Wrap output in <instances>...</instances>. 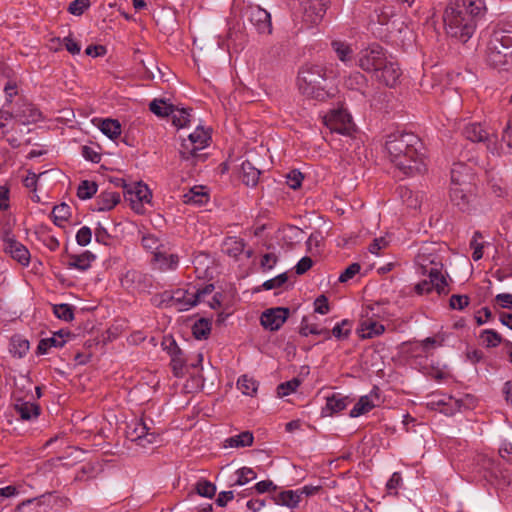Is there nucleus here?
Masks as SVG:
<instances>
[{
	"label": "nucleus",
	"instance_id": "aec40b11",
	"mask_svg": "<svg viewBox=\"0 0 512 512\" xmlns=\"http://www.w3.org/2000/svg\"><path fill=\"white\" fill-rule=\"evenodd\" d=\"M249 21L260 34H270L272 31L271 15L258 5L248 8Z\"/></svg>",
	"mask_w": 512,
	"mask_h": 512
},
{
	"label": "nucleus",
	"instance_id": "13d9d810",
	"mask_svg": "<svg viewBox=\"0 0 512 512\" xmlns=\"http://www.w3.org/2000/svg\"><path fill=\"white\" fill-rule=\"evenodd\" d=\"M171 368L176 377H182L184 374V359L180 356V351L174 354L171 359Z\"/></svg>",
	"mask_w": 512,
	"mask_h": 512
},
{
	"label": "nucleus",
	"instance_id": "f8f14e48",
	"mask_svg": "<svg viewBox=\"0 0 512 512\" xmlns=\"http://www.w3.org/2000/svg\"><path fill=\"white\" fill-rule=\"evenodd\" d=\"M402 71L398 63L388 56L385 63L373 73L372 77L387 87H395L399 83Z\"/></svg>",
	"mask_w": 512,
	"mask_h": 512
},
{
	"label": "nucleus",
	"instance_id": "39448f33",
	"mask_svg": "<svg viewBox=\"0 0 512 512\" xmlns=\"http://www.w3.org/2000/svg\"><path fill=\"white\" fill-rule=\"evenodd\" d=\"M214 291L213 284H207L203 288L191 287L188 289L178 288L172 292H164L161 295L162 303L174 307L178 311H187L204 300L207 295Z\"/></svg>",
	"mask_w": 512,
	"mask_h": 512
},
{
	"label": "nucleus",
	"instance_id": "c756f323",
	"mask_svg": "<svg viewBox=\"0 0 512 512\" xmlns=\"http://www.w3.org/2000/svg\"><path fill=\"white\" fill-rule=\"evenodd\" d=\"M209 200L208 193L204 190L203 186H194L183 195V202L185 204H193L202 206Z\"/></svg>",
	"mask_w": 512,
	"mask_h": 512
},
{
	"label": "nucleus",
	"instance_id": "473e14b6",
	"mask_svg": "<svg viewBox=\"0 0 512 512\" xmlns=\"http://www.w3.org/2000/svg\"><path fill=\"white\" fill-rule=\"evenodd\" d=\"M120 202V194L115 191L102 192L96 201L98 211H108Z\"/></svg>",
	"mask_w": 512,
	"mask_h": 512
},
{
	"label": "nucleus",
	"instance_id": "dca6fc26",
	"mask_svg": "<svg viewBox=\"0 0 512 512\" xmlns=\"http://www.w3.org/2000/svg\"><path fill=\"white\" fill-rule=\"evenodd\" d=\"M151 261L153 265L162 272L173 271L176 270L179 265V256L173 251V246L169 242L168 244H164V247L155 253Z\"/></svg>",
	"mask_w": 512,
	"mask_h": 512
},
{
	"label": "nucleus",
	"instance_id": "0eeeda50",
	"mask_svg": "<svg viewBox=\"0 0 512 512\" xmlns=\"http://www.w3.org/2000/svg\"><path fill=\"white\" fill-rule=\"evenodd\" d=\"M419 273L426 276L427 273L442 274L443 258L438 252L436 244L430 243L421 246L415 259Z\"/></svg>",
	"mask_w": 512,
	"mask_h": 512
},
{
	"label": "nucleus",
	"instance_id": "052dcab7",
	"mask_svg": "<svg viewBox=\"0 0 512 512\" xmlns=\"http://www.w3.org/2000/svg\"><path fill=\"white\" fill-rule=\"evenodd\" d=\"M46 172L36 174L32 171H29L27 176L23 180L24 186L29 189L32 193H35L37 191V184L39 178L44 175Z\"/></svg>",
	"mask_w": 512,
	"mask_h": 512
},
{
	"label": "nucleus",
	"instance_id": "7ed1b4c3",
	"mask_svg": "<svg viewBox=\"0 0 512 512\" xmlns=\"http://www.w3.org/2000/svg\"><path fill=\"white\" fill-rule=\"evenodd\" d=\"M486 59L496 69L512 70V26L493 31L487 44Z\"/></svg>",
	"mask_w": 512,
	"mask_h": 512
},
{
	"label": "nucleus",
	"instance_id": "9d476101",
	"mask_svg": "<svg viewBox=\"0 0 512 512\" xmlns=\"http://www.w3.org/2000/svg\"><path fill=\"white\" fill-rule=\"evenodd\" d=\"M211 139L210 131L198 126L194 132L189 134L181 144L180 155L182 159L189 160L197 156V152L208 146Z\"/></svg>",
	"mask_w": 512,
	"mask_h": 512
},
{
	"label": "nucleus",
	"instance_id": "5fc2aeb1",
	"mask_svg": "<svg viewBox=\"0 0 512 512\" xmlns=\"http://www.w3.org/2000/svg\"><path fill=\"white\" fill-rule=\"evenodd\" d=\"M300 386V380L297 378H293L289 381L283 382L277 387V395L279 397H285L295 392L297 388Z\"/></svg>",
	"mask_w": 512,
	"mask_h": 512
},
{
	"label": "nucleus",
	"instance_id": "bf43d9fd",
	"mask_svg": "<svg viewBox=\"0 0 512 512\" xmlns=\"http://www.w3.org/2000/svg\"><path fill=\"white\" fill-rule=\"evenodd\" d=\"M92 239V231L89 227L83 226L76 233V242L80 246H87Z\"/></svg>",
	"mask_w": 512,
	"mask_h": 512
},
{
	"label": "nucleus",
	"instance_id": "680f3d73",
	"mask_svg": "<svg viewBox=\"0 0 512 512\" xmlns=\"http://www.w3.org/2000/svg\"><path fill=\"white\" fill-rule=\"evenodd\" d=\"M361 266L359 263L350 264L339 276V282L345 283L352 279L360 272Z\"/></svg>",
	"mask_w": 512,
	"mask_h": 512
},
{
	"label": "nucleus",
	"instance_id": "4c0bfd02",
	"mask_svg": "<svg viewBox=\"0 0 512 512\" xmlns=\"http://www.w3.org/2000/svg\"><path fill=\"white\" fill-rule=\"evenodd\" d=\"M345 86L350 90L364 93V88L367 86V78L358 71L353 72L345 80Z\"/></svg>",
	"mask_w": 512,
	"mask_h": 512
},
{
	"label": "nucleus",
	"instance_id": "c85d7f7f",
	"mask_svg": "<svg viewBox=\"0 0 512 512\" xmlns=\"http://www.w3.org/2000/svg\"><path fill=\"white\" fill-rule=\"evenodd\" d=\"M15 117L23 125L38 122L42 115L41 112L32 104H24L22 108L16 113Z\"/></svg>",
	"mask_w": 512,
	"mask_h": 512
},
{
	"label": "nucleus",
	"instance_id": "5701e85b",
	"mask_svg": "<svg viewBox=\"0 0 512 512\" xmlns=\"http://www.w3.org/2000/svg\"><path fill=\"white\" fill-rule=\"evenodd\" d=\"M450 3L457 5L465 14L478 22L486 12L484 0H450Z\"/></svg>",
	"mask_w": 512,
	"mask_h": 512
},
{
	"label": "nucleus",
	"instance_id": "a878e982",
	"mask_svg": "<svg viewBox=\"0 0 512 512\" xmlns=\"http://www.w3.org/2000/svg\"><path fill=\"white\" fill-rule=\"evenodd\" d=\"M14 410L22 420L29 421L40 415V407L36 403L24 401L21 398L15 400Z\"/></svg>",
	"mask_w": 512,
	"mask_h": 512
},
{
	"label": "nucleus",
	"instance_id": "de8ad7c7",
	"mask_svg": "<svg viewBox=\"0 0 512 512\" xmlns=\"http://www.w3.org/2000/svg\"><path fill=\"white\" fill-rule=\"evenodd\" d=\"M149 108H150V111L152 113H154L155 115L164 117V116L170 115V113L172 112L173 105L168 104L163 100L154 99L149 104Z\"/></svg>",
	"mask_w": 512,
	"mask_h": 512
},
{
	"label": "nucleus",
	"instance_id": "4be33fe9",
	"mask_svg": "<svg viewBox=\"0 0 512 512\" xmlns=\"http://www.w3.org/2000/svg\"><path fill=\"white\" fill-rule=\"evenodd\" d=\"M380 403L378 389L374 388L369 394L361 396L350 411V417L356 418L370 412Z\"/></svg>",
	"mask_w": 512,
	"mask_h": 512
},
{
	"label": "nucleus",
	"instance_id": "412c9836",
	"mask_svg": "<svg viewBox=\"0 0 512 512\" xmlns=\"http://www.w3.org/2000/svg\"><path fill=\"white\" fill-rule=\"evenodd\" d=\"M122 286L127 289L144 291L152 286L151 276L137 270L127 271L121 278Z\"/></svg>",
	"mask_w": 512,
	"mask_h": 512
},
{
	"label": "nucleus",
	"instance_id": "ea45409f",
	"mask_svg": "<svg viewBox=\"0 0 512 512\" xmlns=\"http://www.w3.org/2000/svg\"><path fill=\"white\" fill-rule=\"evenodd\" d=\"M253 434L249 431L242 432L238 435L226 439V446L229 447H249L253 444Z\"/></svg>",
	"mask_w": 512,
	"mask_h": 512
},
{
	"label": "nucleus",
	"instance_id": "774afa93",
	"mask_svg": "<svg viewBox=\"0 0 512 512\" xmlns=\"http://www.w3.org/2000/svg\"><path fill=\"white\" fill-rule=\"evenodd\" d=\"M330 307L328 303V299L324 295H320L314 301V311L321 315H325L329 312Z\"/></svg>",
	"mask_w": 512,
	"mask_h": 512
},
{
	"label": "nucleus",
	"instance_id": "4d7b16f0",
	"mask_svg": "<svg viewBox=\"0 0 512 512\" xmlns=\"http://www.w3.org/2000/svg\"><path fill=\"white\" fill-rule=\"evenodd\" d=\"M89 6V0H74L69 4L68 11L73 15L80 16Z\"/></svg>",
	"mask_w": 512,
	"mask_h": 512
},
{
	"label": "nucleus",
	"instance_id": "cd10ccee",
	"mask_svg": "<svg viewBox=\"0 0 512 512\" xmlns=\"http://www.w3.org/2000/svg\"><path fill=\"white\" fill-rule=\"evenodd\" d=\"M275 504L280 506H286L288 508L294 509L296 508L300 501V492L297 490H285L273 497Z\"/></svg>",
	"mask_w": 512,
	"mask_h": 512
},
{
	"label": "nucleus",
	"instance_id": "72a5a7b5",
	"mask_svg": "<svg viewBox=\"0 0 512 512\" xmlns=\"http://www.w3.org/2000/svg\"><path fill=\"white\" fill-rule=\"evenodd\" d=\"M241 171L243 183L251 187L257 185L261 172L250 161L247 160L242 163Z\"/></svg>",
	"mask_w": 512,
	"mask_h": 512
},
{
	"label": "nucleus",
	"instance_id": "a211bd4d",
	"mask_svg": "<svg viewBox=\"0 0 512 512\" xmlns=\"http://www.w3.org/2000/svg\"><path fill=\"white\" fill-rule=\"evenodd\" d=\"M426 275L428 276V279L420 281L414 287V290L418 295L427 294L433 290H436L438 294H446L448 292V283L443 274L427 273Z\"/></svg>",
	"mask_w": 512,
	"mask_h": 512
},
{
	"label": "nucleus",
	"instance_id": "6e6552de",
	"mask_svg": "<svg viewBox=\"0 0 512 512\" xmlns=\"http://www.w3.org/2000/svg\"><path fill=\"white\" fill-rule=\"evenodd\" d=\"M464 138L472 143H484L487 150L493 155H500L497 147V136L488 131L481 123L472 122L462 129Z\"/></svg>",
	"mask_w": 512,
	"mask_h": 512
},
{
	"label": "nucleus",
	"instance_id": "1a4fd4ad",
	"mask_svg": "<svg viewBox=\"0 0 512 512\" xmlns=\"http://www.w3.org/2000/svg\"><path fill=\"white\" fill-rule=\"evenodd\" d=\"M389 55L379 44H371L359 51L357 65L365 72L373 73L385 63Z\"/></svg>",
	"mask_w": 512,
	"mask_h": 512
},
{
	"label": "nucleus",
	"instance_id": "8fccbe9b",
	"mask_svg": "<svg viewBox=\"0 0 512 512\" xmlns=\"http://www.w3.org/2000/svg\"><path fill=\"white\" fill-rule=\"evenodd\" d=\"M195 491L202 497L212 498L216 493V486L208 480H200L195 485Z\"/></svg>",
	"mask_w": 512,
	"mask_h": 512
},
{
	"label": "nucleus",
	"instance_id": "ddd939ff",
	"mask_svg": "<svg viewBox=\"0 0 512 512\" xmlns=\"http://www.w3.org/2000/svg\"><path fill=\"white\" fill-rule=\"evenodd\" d=\"M152 194L148 186L142 182L125 186V199L137 213L143 212L144 203H150Z\"/></svg>",
	"mask_w": 512,
	"mask_h": 512
},
{
	"label": "nucleus",
	"instance_id": "c03bdc74",
	"mask_svg": "<svg viewBox=\"0 0 512 512\" xmlns=\"http://www.w3.org/2000/svg\"><path fill=\"white\" fill-rule=\"evenodd\" d=\"M97 188L95 182L84 180L78 186L77 196L82 200L90 199L96 194Z\"/></svg>",
	"mask_w": 512,
	"mask_h": 512
},
{
	"label": "nucleus",
	"instance_id": "423d86ee",
	"mask_svg": "<svg viewBox=\"0 0 512 512\" xmlns=\"http://www.w3.org/2000/svg\"><path fill=\"white\" fill-rule=\"evenodd\" d=\"M464 169L462 164L454 163L451 169L450 200L462 212H471L474 208L475 195L472 191L470 181H467V174L463 179L457 176L460 170Z\"/></svg>",
	"mask_w": 512,
	"mask_h": 512
},
{
	"label": "nucleus",
	"instance_id": "e433bc0d",
	"mask_svg": "<svg viewBox=\"0 0 512 512\" xmlns=\"http://www.w3.org/2000/svg\"><path fill=\"white\" fill-rule=\"evenodd\" d=\"M101 132L110 139H116L121 134V125L118 120L104 119L99 125Z\"/></svg>",
	"mask_w": 512,
	"mask_h": 512
},
{
	"label": "nucleus",
	"instance_id": "603ef678",
	"mask_svg": "<svg viewBox=\"0 0 512 512\" xmlns=\"http://www.w3.org/2000/svg\"><path fill=\"white\" fill-rule=\"evenodd\" d=\"M237 479L234 485L242 486L256 478V473L252 468L242 467L236 471Z\"/></svg>",
	"mask_w": 512,
	"mask_h": 512
},
{
	"label": "nucleus",
	"instance_id": "a18cd8bd",
	"mask_svg": "<svg viewBox=\"0 0 512 512\" xmlns=\"http://www.w3.org/2000/svg\"><path fill=\"white\" fill-rule=\"evenodd\" d=\"M352 322L344 319L337 323L332 329V335L338 340L347 339L351 333Z\"/></svg>",
	"mask_w": 512,
	"mask_h": 512
},
{
	"label": "nucleus",
	"instance_id": "4468645a",
	"mask_svg": "<svg viewBox=\"0 0 512 512\" xmlns=\"http://www.w3.org/2000/svg\"><path fill=\"white\" fill-rule=\"evenodd\" d=\"M151 428L144 420H138L127 431L128 437L131 441L136 442L137 445L146 448L151 444L158 442L159 434L150 431Z\"/></svg>",
	"mask_w": 512,
	"mask_h": 512
},
{
	"label": "nucleus",
	"instance_id": "79ce46f5",
	"mask_svg": "<svg viewBox=\"0 0 512 512\" xmlns=\"http://www.w3.org/2000/svg\"><path fill=\"white\" fill-rule=\"evenodd\" d=\"M169 116L172 117V123L177 128L186 127L191 120V114L189 110L185 108H176L173 106Z\"/></svg>",
	"mask_w": 512,
	"mask_h": 512
},
{
	"label": "nucleus",
	"instance_id": "f257e3e1",
	"mask_svg": "<svg viewBox=\"0 0 512 512\" xmlns=\"http://www.w3.org/2000/svg\"><path fill=\"white\" fill-rule=\"evenodd\" d=\"M385 150L390 161L405 175L425 171L423 145L420 138L407 132H394L388 135Z\"/></svg>",
	"mask_w": 512,
	"mask_h": 512
},
{
	"label": "nucleus",
	"instance_id": "f03ea898",
	"mask_svg": "<svg viewBox=\"0 0 512 512\" xmlns=\"http://www.w3.org/2000/svg\"><path fill=\"white\" fill-rule=\"evenodd\" d=\"M327 80L328 74L325 66L307 63L298 72L297 85L302 95L324 101L333 96V92L327 86Z\"/></svg>",
	"mask_w": 512,
	"mask_h": 512
},
{
	"label": "nucleus",
	"instance_id": "864d4df0",
	"mask_svg": "<svg viewBox=\"0 0 512 512\" xmlns=\"http://www.w3.org/2000/svg\"><path fill=\"white\" fill-rule=\"evenodd\" d=\"M16 512H46L45 507L36 499H29L16 507Z\"/></svg>",
	"mask_w": 512,
	"mask_h": 512
},
{
	"label": "nucleus",
	"instance_id": "6ab92c4d",
	"mask_svg": "<svg viewBox=\"0 0 512 512\" xmlns=\"http://www.w3.org/2000/svg\"><path fill=\"white\" fill-rule=\"evenodd\" d=\"M289 316V309L276 307L266 310L261 315V324L265 329L277 331L285 323Z\"/></svg>",
	"mask_w": 512,
	"mask_h": 512
},
{
	"label": "nucleus",
	"instance_id": "e2e57ef3",
	"mask_svg": "<svg viewBox=\"0 0 512 512\" xmlns=\"http://www.w3.org/2000/svg\"><path fill=\"white\" fill-rule=\"evenodd\" d=\"M303 175L298 170L290 171L286 176V183L292 189H298L301 186Z\"/></svg>",
	"mask_w": 512,
	"mask_h": 512
},
{
	"label": "nucleus",
	"instance_id": "f3484780",
	"mask_svg": "<svg viewBox=\"0 0 512 512\" xmlns=\"http://www.w3.org/2000/svg\"><path fill=\"white\" fill-rule=\"evenodd\" d=\"M4 251L9 254L14 260L19 262L23 266H28L30 263V252L29 250L14 236L6 231L3 236Z\"/></svg>",
	"mask_w": 512,
	"mask_h": 512
},
{
	"label": "nucleus",
	"instance_id": "3c124183",
	"mask_svg": "<svg viewBox=\"0 0 512 512\" xmlns=\"http://www.w3.org/2000/svg\"><path fill=\"white\" fill-rule=\"evenodd\" d=\"M210 323L205 319L198 320L192 327L193 335L196 339H206L210 334Z\"/></svg>",
	"mask_w": 512,
	"mask_h": 512
},
{
	"label": "nucleus",
	"instance_id": "9b49d317",
	"mask_svg": "<svg viewBox=\"0 0 512 512\" xmlns=\"http://www.w3.org/2000/svg\"><path fill=\"white\" fill-rule=\"evenodd\" d=\"M324 124L331 132L350 136L355 130L351 116L345 110H333L324 117Z\"/></svg>",
	"mask_w": 512,
	"mask_h": 512
},
{
	"label": "nucleus",
	"instance_id": "49530a36",
	"mask_svg": "<svg viewBox=\"0 0 512 512\" xmlns=\"http://www.w3.org/2000/svg\"><path fill=\"white\" fill-rule=\"evenodd\" d=\"M480 339L486 347H496L502 342V337L499 333L492 329H485L480 334Z\"/></svg>",
	"mask_w": 512,
	"mask_h": 512
},
{
	"label": "nucleus",
	"instance_id": "0e129e2a",
	"mask_svg": "<svg viewBox=\"0 0 512 512\" xmlns=\"http://www.w3.org/2000/svg\"><path fill=\"white\" fill-rule=\"evenodd\" d=\"M287 279H288L287 274L282 273L272 279L266 280L262 284V287L265 290H271L274 288H278V287H281L287 281Z\"/></svg>",
	"mask_w": 512,
	"mask_h": 512
},
{
	"label": "nucleus",
	"instance_id": "bb28decb",
	"mask_svg": "<svg viewBox=\"0 0 512 512\" xmlns=\"http://www.w3.org/2000/svg\"><path fill=\"white\" fill-rule=\"evenodd\" d=\"M95 255L90 251H84L80 255H69V261L67 267L69 269H77L80 271H86L91 267V263L95 260Z\"/></svg>",
	"mask_w": 512,
	"mask_h": 512
},
{
	"label": "nucleus",
	"instance_id": "2f4dec72",
	"mask_svg": "<svg viewBox=\"0 0 512 512\" xmlns=\"http://www.w3.org/2000/svg\"><path fill=\"white\" fill-rule=\"evenodd\" d=\"M384 331V325L370 319L363 320L358 329L359 336L364 339L379 336Z\"/></svg>",
	"mask_w": 512,
	"mask_h": 512
},
{
	"label": "nucleus",
	"instance_id": "69168bd1",
	"mask_svg": "<svg viewBox=\"0 0 512 512\" xmlns=\"http://www.w3.org/2000/svg\"><path fill=\"white\" fill-rule=\"evenodd\" d=\"M65 336H69V333H64L63 330H60L54 333L53 336L47 338V341L51 347L60 348L63 347L66 343Z\"/></svg>",
	"mask_w": 512,
	"mask_h": 512
},
{
	"label": "nucleus",
	"instance_id": "20e7f679",
	"mask_svg": "<svg viewBox=\"0 0 512 512\" xmlns=\"http://www.w3.org/2000/svg\"><path fill=\"white\" fill-rule=\"evenodd\" d=\"M446 33L465 43L475 32L477 22L465 14L457 5L449 2L443 15Z\"/></svg>",
	"mask_w": 512,
	"mask_h": 512
},
{
	"label": "nucleus",
	"instance_id": "7c9ffc66",
	"mask_svg": "<svg viewBox=\"0 0 512 512\" xmlns=\"http://www.w3.org/2000/svg\"><path fill=\"white\" fill-rule=\"evenodd\" d=\"M349 404V399L341 394H333L327 397L326 406L323 408V413L326 415H332L343 411Z\"/></svg>",
	"mask_w": 512,
	"mask_h": 512
},
{
	"label": "nucleus",
	"instance_id": "f704fd0d",
	"mask_svg": "<svg viewBox=\"0 0 512 512\" xmlns=\"http://www.w3.org/2000/svg\"><path fill=\"white\" fill-rule=\"evenodd\" d=\"M29 341L21 336H13L10 340L9 352L17 358H22L29 350Z\"/></svg>",
	"mask_w": 512,
	"mask_h": 512
},
{
	"label": "nucleus",
	"instance_id": "c9c22d12",
	"mask_svg": "<svg viewBox=\"0 0 512 512\" xmlns=\"http://www.w3.org/2000/svg\"><path fill=\"white\" fill-rule=\"evenodd\" d=\"M143 248L155 256V253L160 251L164 244H168V241H162L153 234H144L141 238Z\"/></svg>",
	"mask_w": 512,
	"mask_h": 512
},
{
	"label": "nucleus",
	"instance_id": "6e6d98bb",
	"mask_svg": "<svg viewBox=\"0 0 512 512\" xmlns=\"http://www.w3.org/2000/svg\"><path fill=\"white\" fill-rule=\"evenodd\" d=\"M481 238V233L476 231L470 241V247L473 249L472 259L474 261H478L483 257V244L479 242V239Z\"/></svg>",
	"mask_w": 512,
	"mask_h": 512
},
{
	"label": "nucleus",
	"instance_id": "58836bf2",
	"mask_svg": "<svg viewBox=\"0 0 512 512\" xmlns=\"http://www.w3.org/2000/svg\"><path fill=\"white\" fill-rule=\"evenodd\" d=\"M259 383L252 377L242 375L237 381L238 389L247 396H254L257 393Z\"/></svg>",
	"mask_w": 512,
	"mask_h": 512
},
{
	"label": "nucleus",
	"instance_id": "338daca9",
	"mask_svg": "<svg viewBox=\"0 0 512 512\" xmlns=\"http://www.w3.org/2000/svg\"><path fill=\"white\" fill-rule=\"evenodd\" d=\"M502 142L507 148V153L512 154V120H509L502 133Z\"/></svg>",
	"mask_w": 512,
	"mask_h": 512
},
{
	"label": "nucleus",
	"instance_id": "393cba45",
	"mask_svg": "<svg viewBox=\"0 0 512 512\" xmlns=\"http://www.w3.org/2000/svg\"><path fill=\"white\" fill-rule=\"evenodd\" d=\"M428 405L432 408L436 406H442L441 412L446 415H453L459 411L462 406V401L448 395H433L432 399L428 402Z\"/></svg>",
	"mask_w": 512,
	"mask_h": 512
},
{
	"label": "nucleus",
	"instance_id": "09e8293b",
	"mask_svg": "<svg viewBox=\"0 0 512 512\" xmlns=\"http://www.w3.org/2000/svg\"><path fill=\"white\" fill-rule=\"evenodd\" d=\"M54 315L61 320L66 322L72 321L74 318L73 308L69 304H56L53 306Z\"/></svg>",
	"mask_w": 512,
	"mask_h": 512
},
{
	"label": "nucleus",
	"instance_id": "2eb2a0df",
	"mask_svg": "<svg viewBox=\"0 0 512 512\" xmlns=\"http://www.w3.org/2000/svg\"><path fill=\"white\" fill-rule=\"evenodd\" d=\"M329 0H299L303 21L314 25L319 23L327 9Z\"/></svg>",
	"mask_w": 512,
	"mask_h": 512
},
{
	"label": "nucleus",
	"instance_id": "a19ab883",
	"mask_svg": "<svg viewBox=\"0 0 512 512\" xmlns=\"http://www.w3.org/2000/svg\"><path fill=\"white\" fill-rule=\"evenodd\" d=\"M331 46L340 61L343 63L351 62L353 58V50L350 45L341 41H333Z\"/></svg>",
	"mask_w": 512,
	"mask_h": 512
},
{
	"label": "nucleus",
	"instance_id": "b1692460",
	"mask_svg": "<svg viewBox=\"0 0 512 512\" xmlns=\"http://www.w3.org/2000/svg\"><path fill=\"white\" fill-rule=\"evenodd\" d=\"M377 21L380 25L387 26V31L390 34L401 33L406 28L405 22L401 17L393 15L390 8L381 9L377 14Z\"/></svg>",
	"mask_w": 512,
	"mask_h": 512
},
{
	"label": "nucleus",
	"instance_id": "37998d69",
	"mask_svg": "<svg viewBox=\"0 0 512 512\" xmlns=\"http://www.w3.org/2000/svg\"><path fill=\"white\" fill-rule=\"evenodd\" d=\"M70 207L66 203H61L59 205L54 206L51 216L53 218V222L57 226H62V223L70 217Z\"/></svg>",
	"mask_w": 512,
	"mask_h": 512
}]
</instances>
